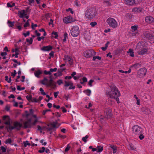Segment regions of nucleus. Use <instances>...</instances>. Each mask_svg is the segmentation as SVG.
Wrapping results in <instances>:
<instances>
[{"label":"nucleus","mask_w":154,"mask_h":154,"mask_svg":"<svg viewBox=\"0 0 154 154\" xmlns=\"http://www.w3.org/2000/svg\"><path fill=\"white\" fill-rule=\"evenodd\" d=\"M44 73L45 75H50L49 77L50 80L48 81L46 77H44L43 80L40 81L41 83L46 85L47 87H50L53 89H55L56 87V82L53 80L52 78V74L50 71H47L46 70H45Z\"/></svg>","instance_id":"nucleus-1"},{"label":"nucleus","mask_w":154,"mask_h":154,"mask_svg":"<svg viewBox=\"0 0 154 154\" xmlns=\"http://www.w3.org/2000/svg\"><path fill=\"white\" fill-rule=\"evenodd\" d=\"M110 88L111 89V91L108 92L107 94L108 97L115 99V97H119L120 96L119 92L115 85H112Z\"/></svg>","instance_id":"nucleus-2"},{"label":"nucleus","mask_w":154,"mask_h":154,"mask_svg":"<svg viewBox=\"0 0 154 154\" xmlns=\"http://www.w3.org/2000/svg\"><path fill=\"white\" fill-rule=\"evenodd\" d=\"M96 14V11L95 8H90L87 10L85 15L87 18L91 19L95 17Z\"/></svg>","instance_id":"nucleus-3"},{"label":"nucleus","mask_w":154,"mask_h":154,"mask_svg":"<svg viewBox=\"0 0 154 154\" xmlns=\"http://www.w3.org/2000/svg\"><path fill=\"white\" fill-rule=\"evenodd\" d=\"M38 122V119H35L32 123L31 122V119H27V121L23 123L24 128H30L32 125H35Z\"/></svg>","instance_id":"nucleus-4"},{"label":"nucleus","mask_w":154,"mask_h":154,"mask_svg":"<svg viewBox=\"0 0 154 154\" xmlns=\"http://www.w3.org/2000/svg\"><path fill=\"white\" fill-rule=\"evenodd\" d=\"M60 124L57 122V121L51 123L49 124H48V128H47L48 131L52 130L54 128H58Z\"/></svg>","instance_id":"nucleus-5"},{"label":"nucleus","mask_w":154,"mask_h":154,"mask_svg":"<svg viewBox=\"0 0 154 154\" xmlns=\"http://www.w3.org/2000/svg\"><path fill=\"white\" fill-rule=\"evenodd\" d=\"M143 130H145L146 129L145 127L144 128H142L138 125H134L132 127V131L135 134L139 135L141 133H143Z\"/></svg>","instance_id":"nucleus-6"},{"label":"nucleus","mask_w":154,"mask_h":154,"mask_svg":"<svg viewBox=\"0 0 154 154\" xmlns=\"http://www.w3.org/2000/svg\"><path fill=\"white\" fill-rule=\"evenodd\" d=\"M107 21L108 24L113 28H115L117 26V23L113 18H109L107 20Z\"/></svg>","instance_id":"nucleus-7"},{"label":"nucleus","mask_w":154,"mask_h":154,"mask_svg":"<svg viewBox=\"0 0 154 154\" xmlns=\"http://www.w3.org/2000/svg\"><path fill=\"white\" fill-rule=\"evenodd\" d=\"M79 29L77 26H75L73 27L71 29V34L73 37H76L79 34Z\"/></svg>","instance_id":"nucleus-8"},{"label":"nucleus","mask_w":154,"mask_h":154,"mask_svg":"<svg viewBox=\"0 0 154 154\" xmlns=\"http://www.w3.org/2000/svg\"><path fill=\"white\" fill-rule=\"evenodd\" d=\"M96 52L93 50L91 49L86 51L84 52V54L85 57H90L96 54Z\"/></svg>","instance_id":"nucleus-9"},{"label":"nucleus","mask_w":154,"mask_h":154,"mask_svg":"<svg viewBox=\"0 0 154 154\" xmlns=\"http://www.w3.org/2000/svg\"><path fill=\"white\" fill-rule=\"evenodd\" d=\"M147 69L144 68H141L140 69L137 74L138 77H142L144 76L146 74Z\"/></svg>","instance_id":"nucleus-10"},{"label":"nucleus","mask_w":154,"mask_h":154,"mask_svg":"<svg viewBox=\"0 0 154 154\" xmlns=\"http://www.w3.org/2000/svg\"><path fill=\"white\" fill-rule=\"evenodd\" d=\"M105 117L107 119L110 118L112 116L111 110L109 107H107L105 109Z\"/></svg>","instance_id":"nucleus-11"},{"label":"nucleus","mask_w":154,"mask_h":154,"mask_svg":"<svg viewBox=\"0 0 154 154\" xmlns=\"http://www.w3.org/2000/svg\"><path fill=\"white\" fill-rule=\"evenodd\" d=\"M143 35L144 37L148 39L154 38V35L150 33L149 31H146L143 32Z\"/></svg>","instance_id":"nucleus-12"},{"label":"nucleus","mask_w":154,"mask_h":154,"mask_svg":"<svg viewBox=\"0 0 154 154\" xmlns=\"http://www.w3.org/2000/svg\"><path fill=\"white\" fill-rule=\"evenodd\" d=\"M73 21L74 20L72 19V17L70 16L67 17H65L63 19L64 22L66 23H68Z\"/></svg>","instance_id":"nucleus-13"},{"label":"nucleus","mask_w":154,"mask_h":154,"mask_svg":"<svg viewBox=\"0 0 154 154\" xmlns=\"http://www.w3.org/2000/svg\"><path fill=\"white\" fill-rule=\"evenodd\" d=\"M3 120L5 121V124L7 125H10V119L8 116L5 115L3 117Z\"/></svg>","instance_id":"nucleus-14"},{"label":"nucleus","mask_w":154,"mask_h":154,"mask_svg":"<svg viewBox=\"0 0 154 154\" xmlns=\"http://www.w3.org/2000/svg\"><path fill=\"white\" fill-rule=\"evenodd\" d=\"M141 110L142 112H143L144 114L146 115H149L150 114L151 112V111L149 109L146 107H143L141 109Z\"/></svg>","instance_id":"nucleus-15"},{"label":"nucleus","mask_w":154,"mask_h":154,"mask_svg":"<svg viewBox=\"0 0 154 154\" xmlns=\"http://www.w3.org/2000/svg\"><path fill=\"white\" fill-rule=\"evenodd\" d=\"M146 22L149 24H151L154 22V19L151 16H147L145 18Z\"/></svg>","instance_id":"nucleus-16"},{"label":"nucleus","mask_w":154,"mask_h":154,"mask_svg":"<svg viewBox=\"0 0 154 154\" xmlns=\"http://www.w3.org/2000/svg\"><path fill=\"white\" fill-rule=\"evenodd\" d=\"M14 125L15 127V129L20 130L22 126V125L18 122H15L14 123Z\"/></svg>","instance_id":"nucleus-17"},{"label":"nucleus","mask_w":154,"mask_h":154,"mask_svg":"<svg viewBox=\"0 0 154 154\" xmlns=\"http://www.w3.org/2000/svg\"><path fill=\"white\" fill-rule=\"evenodd\" d=\"M53 48V47L50 45L48 46H44L41 48L42 50L44 51H49Z\"/></svg>","instance_id":"nucleus-18"},{"label":"nucleus","mask_w":154,"mask_h":154,"mask_svg":"<svg viewBox=\"0 0 154 154\" xmlns=\"http://www.w3.org/2000/svg\"><path fill=\"white\" fill-rule=\"evenodd\" d=\"M126 4L128 5H132L135 3V0H125Z\"/></svg>","instance_id":"nucleus-19"},{"label":"nucleus","mask_w":154,"mask_h":154,"mask_svg":"<svg viewBox=\"0 0 154 154\" xmlns=\"http://www.w3.org/2000/svg\"><path fill=\"white\" fill-rule=\"evenodd\" d=\"M42 72L39 69H38L37 71H35L34 72L35 76L38 78H39V75L42 74Z\"/></svg>","instance_id":"nucleus-20"},{"label":"nucleus","mask_w":154,"mask_h":154,"mask_svg":"<svg viewBox=\"0 0 154 154\" xmlns=\"http://www.w3.org/2000/svg\"><path fill=\"white\" fill-rule=\"evenodd\" d=\"M147 51V50L146 48H143L140 51L138 52V54H144Z\"/></svg>","instance_id":"nucleus-21"},{"label":"nucleus","mask_w":154,"mask_h":154,"mask_svg":"<svg viewBox=\"0 0 154 154\" xmlns=\"http://www.w3.org/2000/svg\"><path fill=\"white\" fill-rule=\"evenodd\" d=\"M141 66V65L139 63H136L131 66V68H134L135 69H137L139 68Z\"/></svg>","instance_id":"nucleus-22"},{"label":"nucleus","mask_w":154,"mask_h":154,"mask_svg":"<svg viewBox=\"0 0 154 154\" xmlns=\"http://www.w3.org/2000/svg\"><path fill=\"white\" fill-rule=\"evenodd\" d=\"M66 59L69 62V63L70 65H72V59L69 56L67 55L66 57Z\"/></svg>","instance_id":"nucleus-23"},{"label":"nucleus","mask_w":154,"mask_h":154,"mask_svg":"<svg viewBox=\"0 0 154 154\" xmlns=\"http://www.w3.org/2000/svg\"><path fill=\"white\" fill-rule=\"evenodd\" d=\"M109 147L112 148L113 150V153H115L117 150V148L116 146L112 145H109Z\"/></svg>","instance_id":"nucleus-24"},{"label":"nucleus","mask_w":154,"mask_h":154,"mask_svg":"<svg viewBox=\"0 0 154 154\" xmlns=\"http://www.w3.org/2000/svg\"><path fill=\"white\" fill-rule=\"evenodd\" d=\"M9 126H6V128H7V131H9L10 130L11 131L12 130L15 129V127L14 126H11L10 125H9Z\"/></svg>","instance_id":"nucleus-25"},{"label":"nucleus","mask_w":154,"mask_h":154,"mask_svg":"<svg viewBox=\"0 0 154 154\" xmlns=\"http://www.w3.org/2000/svg\"><path fill=\"white\" fill-rule=\"evenodd\" d=\"M128 53L130 54V55L131 57H133L134 56V54L133 50L131 49H129L128 50V51L127 52Z\"/></svg>","instance_id":"nucleus-26"},{"label":"nucleus","mask_w":154,"mask_h":154,"mask_svg":"<svg viewBox=\"0 0 154 154\" xmlns=\"http://www.w3.org/2000/svg\"><path fill=\"white\" fill-rule=\"evenodd\" d=\"M65 69H58L57 71V74L59 76H61L62 75V72Z\"/></svg>","instance_id":"nucleus-27"},{"label":"nucleus","mask_w":154,"mask_h":154,"mask_svg":"<svg viewBox=\"0 0 154 154\" xmlns=\"http://www.w3.org/2000/svg\"><path fill=\"white\" fill-rule=\"evenodd\" d=\"M97 152H100L102 151L103 150V146H97Z\"/></svg>","instance_id":"nucleus-28"},{"label":"nucleus","mask_w":154,"mask_h":154,"mask_svg":"<svg viewBox=\"0 0 154 154\" xmlns=\"http://www.w3.org/2000/svg\"><path fill=\"white\" fill-rule=\"evenodd\" d=\"M25 13V11L24 10H23L21 11L20 12V17H23V15Z\"/></svg>","instance_id":"nucleus-29"},{"label":"nucleus","mask_w":154,"mask_h":154,"mask_svg":"<svg viewBox=\"0 0 154 154\" xmlns=\"http://www.w3.org/2000/svg\"><path fill=\"white\" fill-rule=\"evenodd\" d=\"M84 92L85 93L88 95L89 96L91 93V91L89 89H87L85 90L84 91Z\"/></svg>","instance_id":"nucleus-30"},{"label":"nucleus","mask_w":154,"mask_h":154,"mask_svg":"<svg viewBox=\"0 0 154 154\" xmlns=\"http://www.w3.org/2000/svg\"><path fill=\"white\" fill-rule=\"evenodd\" d=\"M8 23L9 24V26L11 27H12L14 25V23H15V22L14 21L11 22V21L9 20H8Z\"/></svg>","instance_id":"nucleus-31"},{"label":"nucleus","mask_w":154,"mask_h":154,"mask_svg":"<svg viewBox=\"0 0 154 154\" xmlns=\"http://www.w3.org/2000/svg\"><path fill=\"white\" fill-rule=\"evenodd\" d=\"M26 42H28L30 44H31L32 43L33 39L32 38H31L30 39L28 38H27L26 39Z\"/></svg>","instance_id":"nucleus-32"},{"label":"nucleus","mask_w":154,"mask_h":154,"mask_svg":"<svg viewBox=\"0 0 154 154\" xmlns=\"http://www.w3.org/2000/svg\"><path fill=\"white\" fill-rule=\"evenodd\" d=\"M51 34L55 35L54 38H57L58 36L57 32H55L54 31L52 32Z\"/></svg>","instance_id":"nucleus-33"},{"label":"nucleus","mask_w":154,"mask_h":154,"mask_svg":"<svg viewBox=\"0 0 154 154\" xmlns=\"http://www.w3.org/2000/svg\"><path fill=\"white\" fill-rule=\"evenodd\" d=\"M89 137L88 135H86L85 137H83L82 138V140L84 141V142H87L86 139L88 138Z\"/></svg>","instance_id":"nucleus-34"},{"label":"nucleus","mask_w":154,"mask_h":154,"mask_svg":"<svg viewBox=\"0 0 154 154\" xmlns=\"http://www.w3.org/2000/svg\"><path fill=\"white\" fill-rule=\"evenodd\" d=\"M8 76H5V81H7V82L8 83H10L11 82V78L10 77L9 78V79L8 80Z\"/></svg>","instance_id":"nucleus-35"},{"label":"nucleus","mask_w":154,"mask_h":154,"mask_svg":"<svg viewBox=\"0 0 154 154\" xmlns=\"http://www.w3.org/2000/svg\"><path fill=\"white\" fill-rule=\"evenodd\" d=\"M26 98L27 99V100L30 101H31L32 99V96L31 95H30L29 96L27 95L26 96Z\"/></svg>","instance_id":"nucleus-36"},{"label":"nucleus","mask_w":154,"mask_h":154,"mask_svg":"<svg viewBox=\"0 0 154 154\" xmlns=\"http://www.w3.org/2000/svg\"><path fill=\"white\" fill-rule=\"evenodd\" d=\"M39 90L41 91V93L43 95H46V93L44 92V90H43L42 88H40Z\"/></svg>","instance_id":"nucleus-37"},{"label":"nucleus","mask_w":154,"mask_h":154,"mask_svg":"<svg viewBox=\"0 0 154 154\" xmlns=\"http://www.w3.org/2000/svg\"><path fill=\"white\" fill-rule=\"evenodd\" d=\"M96 59H97L99 60H100L101 59V57L99 56L94 57L93 58V60L94 61Z\"/></svg>","instance_id":"nucleus-38"},{"label":"nucleus","mask_w":154,"mask_h":154,"mask_svg":"<svg viewBox=\"0 0 154 154\" xmlns=\"http://www.w3.org/2000/svg\"><path fill=\"white\" fill-rule=\"evenodd\" d=\"M57 83L60 85L63 83V81L61 79L58 80L57 81Z\"/></svg>","instance_id":"nucleus-39"},{"label":"nucleus","mask_w":154,"mask_h":154,"mask_svg":"<svg viewBox=\"0 0 154 154\" xmlns=\"http://www.w3.org/2000/svg\"><path fill=\"white\" fill-rule=\"evenodd\" d=\"M90 24L92 27H94L97 24V23L96 22H91L90 23Z\"/></svg>","instance_id":"nucleus-40"},{"label":"nucleus","mask_w":154,"mask_h":154,"mask_svg":"<svg viewBox=\"0 0 154 154\" xmlns=\"http://www.w3.org/2000/svg\"><path fill=\"white\" fill-rule=\"evenodd\" d=\"M25 89L24 87H22L20 88V86L19 85H18L17 86V89L20 91H21L22 90H24Z\"/></svg>","instance_id":"nucleus-41"},{"label":"nucleus","mask_w":154,"mask_h":154,"mask_svg":"<svg viewBox=\"0 0 154 154\" xmlns=\"http://www.w3.org/2000/svg\"><path fill=\"white\" fill-rule=\"evenodd\" d=\"M70 146L69 145V144H68L67 146L66 147V148L65 149L64 152H67L70 149Z\"/></svg>","instance_id":"nucleus-42"},{"label":"nucleus","mask_w":154,"mask_h":154,"mask_svg":"<svg viewBox=\"0 0 154 154\" xmlns=\"http://www.w3.org/2000/svg\"><path fill=\"white\" fill-rule=\"evenodd\" d=\"M11 141H11V138H9V139H7L6 140L5 143L6 144L7 143H11Z\"/></svg>","instance_id":"nucleus-43"},{"label":"nucleus","mask_w":154,"mask_h":154,"mask_svg":"<svg viewBox=\"0 0 154 154\" xmlns=\"http://www.w3.org/2000/svg\"><path fill=\"white\" fill-rule=\"evenodd\" d=\"M139 138L140 140H142L144 138V136L141 133L139 136Z\"/></svg>","instance_id":"nucleus-44"},{"label":"nucleus","mask_w":154,"mask_h":154,"mask_svg":"<svg viewBox=\"0 0 154 154\" xmlns=\"http://www.w3.org/2000/svg\"><path fill=\"white\" fill-rule=\"evenodd\" d=\"M29 26V23L28 22V20H27V22L24 25V27H26Z\"/></svg>","instance_id":"nucleus-45"},{"label":"nucleus","mask_w":154,"mask_h":154,"mask_svg":"<svg viewBox=\"0 0 154 154\" xmlns=\"http://www.w3.org/2000/svg\"><path fill=\"white\" fill-rule=\"evenodd\" d=\"M29 4L32 5L31 3L34 4L35 3L34 0H29Z\"/></svg>","instance_id":"nucleus-46"},{"label":"nucleus","mask_w":154,"mask_h":154,"mask_svg":"<svg viewBox=\"0 0 154 154\" xmlns=\"http://www.w3.org/2000/svg\"><path fill=\"white\" fill-rule=\"evenodd\" d=\"M57 68H55L53 69L51 68L50 69L51 73L53 72H56L57 71Z\"/></svg>","instance_id":"nucleus-47"},{"label":"nucleus","mask_w":154,"mask_h":154,"mask_svg":"<svg viewBox=\"0 0 154 154\" xmlns=\"http://www.w3.org/2000/svg\"><path fill=\"white\" fill-rule=\"evenodd\" d=\"M42 150H38V152L40 153H42L44 152L45 150V148L44 147H42Z\"/></svg>","instance_id":"nucleus-48"},{"label":"nucleus","mask_w":154,"mask_h":154,"mask_svg":"<svg viewBox=\"0 0 154 154\" xmlns=\"http://www.w3.org/2000/svg\"><path fill=\"white\" fill-rule=\"evenodd\" d=\"M126 16L129 19H131L132 17V16L130 14H128L126 15Z\"/></svg>","instance_id":"nucleus-49"},{"label":"nucleus","mask_w":154,"mask_h":154,"mask_svg":"<svg viewBox=\"0 0 154 154\" xmlns=\"http://www.w3.org/2000/svg\"><path fill=\"white\" fill-rule=\"evenodd\" d=\"M65 84L64 85V86L65 87H67L70 85L69 82H68L66 81H65Z\"/></svg>","instance_id":"nucleus-50"},{"label":"nucleus","mask_w":154,"mask_h":154,"mask_svg":"<svg viewBox=\"0 0 154 154\" xmlns=\"http://www.w3.org/2000/svg\"><path fill=\"white\" fill-rule=\"evenodd\" d=\"M1 149L3 152H5L6 151V149L4 146H1Z\"/></svg>","instance_id":"nucleus-51"},{"label":"nucleus","mask_w":154,"mask_h":154,"mask_svg":"<svg viewBox=\"0 0 154 154\" xmlns=\"http://www.w3.org/2000/svg\"><path fill=\"white\" fill-rule=\"evenodd\" d=\"M29 31H27L26 33H23V34L24 35V36L26 37L27 35H29Z\"/></svg>","instance_id":"nucleus-52"},{"label":"nucleus","mask_w":154,"mask_h":154,"mask_svg":"<svg viewBox=\"0 0 154 154\" xmlns=\"http://www.w3.org/2000/svg\"><path fill=\"white\" fill-rule=\"evenodd\" d=\"M87 35H88V34H87L86 33L85 34V35H84L85 38V39H86L87 40H88V39L89 40L90 39V35H88V37H87Z\"/></svg>","instance_id":"nucleus-53"},{"label":"nucleus","mask_w":154,"mask_h":154,"mask_svg":"<svg viewBox=\"0 0 154 154\" xmlns=\"http://www.w3.org/2000/svg\"><path fill=\"white\" fill-rule=\"evenodd\" d=\"M131 28L132 29H133L134 30V31H135L137 29V27L136 26H132L131 27Z\"/></svg>","instance_id":"nucleus-54"},{"label":"nucleus","mask_w":154,"mask_h":154,"mask_svg":"<svg viewBox=\"0 0 154 154\" xmlns=\"http://www.w3.org/2000/svg\"><path fill=\"white\" fill-rule=\"evenodd\" d=\"M25 113L26 116L27 118H28V116L30 115V114L28 113V111H25Z\"/></svg>","instance_id":"nucleus-55"},{"label":"nucleus","mask_w":154,"mask_h":154,"mask_svg":"<svg viewBox=\"0 0 154 154\" xmlns=\"http://www.w3.org/2000/svg\"><path fill=\"white\" fill-rule=\"evenodd\" d=\"M94 81L93 80H92V79L90 80L88 83L89 85L91 86H92V82H93Z\"/></svg>","instance_id":"nucleus-56"},{"label":"nucleus","mask_w":154,"mask_h":154,"mask_svg":"<svg viewBox=\"0 0 154 154\" xmlns=\"http://www.w3.org/2000/svg\"><path fill=\"white\" fill-rule=\"evenodd\" d=\"M14 73H13V72H12L11 73V76H13V77H14L17 74V72L15 70H14Z\"/></svg>","instance_id":"nucleus-57"},{"label":"nucleus","mask_w":154,"mask_h":154,"mask_svg":"<svg viewBox=\"0 0 154 154\" xmlns=\"http://www.w3.org/2000/svg\"><path fill=\"white\" fill-rule=\"evenodd\" d=\"M134 11H137V12H138V11H140V12H141V8H135L134 9Z\"/></svg>","instance_id":"nucleus-58"},{"label":"nucleus","mask_w":154,"mask_h":154,"mask_svg":"<svg viewBox=\"0 0 154 154\" xmlns=\"http://www.w3.org/2000/svg\"><path fill=\"white\" fill-rule=\"evenodd\" d=\"M18 54H19V53L18 52H16V53H15V54H13L12 55V56L14 57V56H15V57L16 58H17V57H18Z\"/></svg>","instance_id":"nucleus-59"},{"label":"nucleus","mask_w":154,"mask_h":154,"mask_svg":"<svg viewBox=\"0 0 154 154\" xmlns=\"http://www.w3.org/2000/svg\"><path fill=\"white\" fill-rule=\"evenodd\" d=\"M58 137H59L63 138H65L66 137V136L65 135H62L59 134H58Z\"/></svg>","instance_id":"nucleus-60"},{"label":"nucleus","mask_w":154,"mask_h":154,"mask_svg":"<svg viewBox=\"0 0 154 154\" xmlns=\"http://www.w3.org/2000/svg\"><path fill=\"white\" fill-rule=\"evenodd\" d=\"M53 107L54 108H55L57 109H59L60 108V106L59 105L56 106L55 104H54L53 105Z\"/></svg>","instance_id":"nucleus-61"},{"label":"nucleus","mask_w":154,"mask_h":154,"mask_svg":"<svg viewBox=\"0 0 154 154\" xmlns=\"http://www.w3.org/2000/svg\"><path fill=\"white\" fill-rule=\"evenodd\" d=\"M130 149L132 150H135L136 149V148H134V146H133L132 145H130Z\"/></svg>","instance_id":"nucleus-62"},{"label":"nucleus","mask_w":154,"mask_h":154,"mask_svg":"<svg viewBox=\"0 0 154 154\" xmlns=\"http://www.w3.org/2000/svg\"><path fill=\"white\" fill-rule=\"evenodd\" d=\"M38 101V100H37L36 98H34L33 100L32 99L31 101L32 102H37Z\"/></svg>","instance_id":"nucleus-63"},{"label":"nucleus","mask_w":154,"mask_h":154,"mask_svg":"<svg viewBox=\"0 0 154 154\" xmlns=\"http://www.w3.org/2000/svg\"><path fill=\"white\" fill-rule=\"evenodd\" d=\"M7 53L6 52H2L1 53V55L2 56H5L7 55Z\"/></svg>","instance_id":"nucleus-64"}]
</instances>
